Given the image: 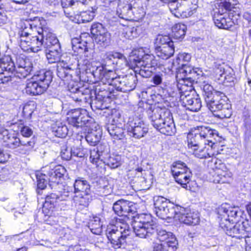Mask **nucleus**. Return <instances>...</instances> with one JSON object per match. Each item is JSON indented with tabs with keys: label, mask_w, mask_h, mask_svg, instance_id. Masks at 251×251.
Instances as JSON below:
<instances>
[{
	"label": "nucleus",
	"mask_w": 251,
	"mask_h": 251,
	"mask_svg": "<svg viewBox=\"0 0 251 251\" xmlns=\"http://www.w3.org/2000/svg\"><path fill=\"white\" fill-rule=\"evenodd\" d=\"M125 59H122L124 66L134 70L135 73L139 74L144 77L150 76L154 70V67L157 65V60L152 54H144L142 48L133 50L128 60L124 56Z\"/></svg>",
	"instance_id": "obj_1"
},
{
	"label": "nucleus",
	"mask_w": 251,
	"mask_h": 251,
	"mask_svg": "<svg viewBox=\"0 0 251 251\" xmlns=\"http://www.w3.org/2000/svg\"><path fill=\"white\" fill-rule=\"evenodd\" d=\"M33 65L28 58H19L17 60L16 66L11 61H0V79L11 76L9 74L15 72L16 77L25 78L30 75L32 71Z\"/></svg>",
	"instance_id": "obj_2"
},
{
	"label": "nucleus",
	"mask_w": 251,
	"mask_h": 251,
	"mask_svg": "<svg viewBox=\"0 0 251 251\" xmlns=\"http://www.w3.org/2000/svg\"><path fill=\"white\" fill-rule=\"evenodd\" d=\"M213 16V19L216 26L219 28L228 29L235 24L234 9L235 4L229 1H221L217 3Z\"/></svg>",
	"instance_id": "obj_3"
},
{
	"label": "nucleus",
	"mask_w": 251,
	"mask_h": 251,
	"mask_svg": "<svg viewBox=\"0 0 251 251\" xmlns=\"http://www.w3.org/2000/svg\"><path fill=\"white\" fill-rule=\"evenodd\" d=\"M215 136H218L216 130L209 126H197L187 134L188 147L189 149L205 145L207 143H212Z\"/></svg>",
	"instance_id": "obj_4"
},
{
	"label": "nucleus",
	"mask_w": 251,
	"mask_h": 251,
	"mask_svg": "<svg viewBox=\"0 0 251 251\" xmlns=\"http://www.w3.org/2000/svg\"><path fill=\"white\" fill-rule=\"evenodd\" d=\"M154 212L157 217L163 220H176L178 212H182L184 208L174 205L166 198L158 197L154 200Z\"/></svg>",
	"instance_id": "obj_5"
},
{
	"label": "nucleus",
	"mask_w": 251,
	"mask_h": 251,
	"mask_svg": "<svg viewBox=\"0 0 251 251\" xmlns=\"http://www.w3.org/2000/svg\"><path fill=\"white\" fill-rule=\"evenodd\" d=\"M46 23V21L43 19H40L36 18L33 21L25 20L24 21L21 28L19 31L18 35L19 36L20 46L23 50H27L28 45L27 39H29V36L34 35V33L37 32L39 29L40 25H44Z\"/></svg>",
	"instance_id": "obj_6"
},
{
	"label": "nucleus",
	"mask_w": 251,
	"mask_h": 251,
	"mask_svg": "<svg viewBox=\"0 0 251 251\" xmlns=\"http://www.w3.org/2000/svg\"><path fill=\"white\" fill-rule=\"evenodd\" d=\"M121 230L117 227L108 228L106 231L107 237L112 244V247L118 249L124 246L126 243V238L129 235L130 231L127 225L123 223L120 226Z\"/></svg>",
	"instance_id": "obj_7"
},
{
	"label": "nucleus",
	"mask_w": 251,
	"mask_h": 251,
	"mask_svg": "<svg viewBox=\"0 0 251 251\" xmlns=\"http://www.w3.org/2000/svg\"><path fill=\"white\" fill-rule=\"evenodd\" d=\"M217 214L222 216L221 219L225 218L227 222L225 226L226 228V233L229 236H235L234 225L235 221V210L234 207H230L226 203L222 204L217 208Z\"/></svg>",
	"instance_id": "obj_8"
},
{
	"label": "nucleus",
	"mask_w": 251,
	"mask_h": 251,
	"mask_svg": "<svg viewBox=\"0 0 251 251\" xmlns=\"http://www.w3.org/2000/svg\"><path fill=\"white\" fill-rule=\"evenodd\" d=\"M103 69V66L97 67L95 71L93 70L94 75L102 79L104 78L107 79V83L109 85L113 86L117 91L124 92L123 88L125 87L123 82L125 80V76L114 77L115 74L113 72L105 73Z\"/></svg>",
	"instance_id": "obj_9"
},
{
	"label": "nucleus",
	"mask_w": 251,
	"mask_h": 251,
	"mask_svg": "<svg viewBox=\"0 0 251 251\" xmlns=\"http://www.w3.org/2000/svg\"><path fill=\"white\" fill-rule=\"evenodd\" d=\"M127 132L129 136L140 139L148 132V127L145 122L137 117L129 118L126 124Z\"/></svg>",
	"instance_id": "obj_10"
},
{
	"label": "nucleus",
	"mask_w": 251,
	"mask_h": 251,
	"mask_svg": "<svg viewBox=\"0 0 251 251\" xmlns=\"http://www.w3.org/2000/svg\"><path fill=\"white\" fill-rule=\"evenodd\" d=\"M240 214L241 219L236 223V237H245L246 251H251V237L247 236L246 232L249 227V221L246 219V214L241 210L236 211V217Z\"/></svg>",
	"instance_id": "obj_11"
},
{
	"label": "nucleus",
	"mask_w": 251,
	"mask_h": 251,
	"mask_svg": "<svg viewBox=\"0 0 251 251\" xmlns=\"http://www.w3.org/2000/svg\"><path fill=\"white\" fill-rule=\"evenodd\" d=\"M91 32L95 42L101 46H108L110 41V34L100 23H94L91 25Z\"/></svg>",
	"instance_id": "obj_12"
},
{
	"label": "nucleus",
	"mask_w": 251,
	"mask_h": 251,
	"mask_svg": "<svg viewBox=\"0 0 251 251\" xmlns=\"http://www.w3.org/2000/svg\"><path fill=\"white\" fill-rule=\"evenodd\" d=\"M46 23L43 25L39 24L38 34H42L44 47L47 49L53 47L59 49L60 46L59 41L56 36L50 32V30L46 26Z\"/></svg>",
	"instance_id": "obj_13"
},
{
	"label": "nucleus",
	"mask_w": 251,
	"mask_h": 251,
	"mask_svg": "<svg viewBox=\"0 0 251 251\" xmlns=\"http://www.w3.org/2000/svg\"><path fill=\"white\" fill-rule=\"evenodd\" d=\"M171 114L170 111L166 108H161L155 106H151L148 110L149 117L151 120L153 127L159 125L162 120H164V118L168 117Z\"/></svg>",
	"instance_id": "obj_14"
},
{
	"label": "nucleus",
	"mask_w": 251,
	"mask_h": 251,
	"mask_svg": "<svg viewBox=\"0 0 251 251\" xmlns=\"http://www.w3.org/2000/svg\"><path fill=\"white\" fill-rule=\"evenodd\" d=\"M203 74L202 71L199 68H194L192 66L183 65L180 69L176 75V79L184 77L190 80H196Z\"/></svg>",
	"instance_id": "obj_15"
},
{
	"label": "nucleus",
	"mask_w": 251,
	"mask_h": 251,
	"mask_svg": "<svg viewBox=\"0 0 251 251\" xmlns=\"http://www.w3.org/2000/svg\"><path fill=\"white\" fill-rule=\"evenodd\" d=\"M113 210L119 216H128L135 213V208L132 202L127 201L119 200L113 204Z\"/></svg>",
	"instance_id": "obj_16"
},
{
	"label": "nucleus",
	"mask_w": 251,
	"mask_h": 251,
	"mask_svg": "<svg viewBox=\"0 0 251 251\" xmlns=\"http://www.w3.org/2000/svg\"><path fill=\"white\" fill-rule=\"evenodd\" d=\"M226 97L225 95L219 92H216L213 96L209 98L208 100H205L208 109L212 112H218L226 102Z\"/></svg>",
	"instance_id": "obj_17"
},
{
	"label": "nucleus",
	"mask_w": 251,
	"mask_h": 251,
	"mask_svg": "<svg viewBox=\"0 0 251 251\" xmlns=\"http://www.w3.org/2000/svg\"><path fill=\"white\" fill-rule=\"evenodd\" d=\"M215 143L212 141V143H207L205 145L201 144L200 146L196 147L190 150L196 157L200 159L207 158L214 155L212 149Z\"/></svg>",
	"instance_id": "obj_18"
},
{
	"label": "nucleus",
	"mask_w": 251,
	"mask_h": 251,
	"mask_svg": "<svg viewBox=\"0 0 251 251\" xmlns=\"http://www.w3.org/2000/svg\"><path fill=\"white\" fill-rule=\"evenodd\" d=\"M161 121L159 125L154 126L155 128L166 135L171 136L175 134L176 130L172 113L170 116L164 118Z\"/></svg>",
	"instance_id": "obj_19"
},
{
	"label": "nucleus",
	"mask_w": 251,
	"mask_h": 251,
	"mask_svg": "<svg viewBox=\"0 0 251 251\" xmlns=\"http://www.w3.org/2000/svg\"><path fill=\"white\" fill-rule=\"evenodd\" d=\"M176 220L188 225H196L199 223L200 217L197 212H187L185 208L182 212H178Z\"/></svg>",
	"instance_id": "obj_20"
},
{
	"label": "nucleus",
	"mask_w": 251,
	"mask_h": 251,
	"mask_svg": "<svg viewBox=\"0 0 251 251\" xmlns=\"http://www.w3.org/2000/svg\"><path fill=\"white\" fill-rule=\"evenodd\" d=\"M70 59L69 62H60L57 64V75L61 79L68 80L72 78V72L74 71L73 62Z\"/></svg>",
	"instance_id": "obj_21"
},
{
	"label": "nucleus",
	"mask_w": 251,
	"mask_h": 251,
	"mask_svg": "<svg viewBox=\"0 0 251 251\" xmlns=\"http://www.w3.org/2000/svg\"><path fill=\"white\" fill-rule=\"evenodd\" d=\"M132 225L135 235L141 238L151 239L156 232L155 226H147L134 224H132Z\"/></svg>",
	"instance_id": "obj_22"
},
{
	"label": "nucleus",
	"mask_w": 251,
	"mask_h": 251,
	"mask_svg": "<svg viewBox=\"0 0 251 251\" xmlns=\"http://www.w3.org/2000/svg\"><path fill=\"white\" fill-rule=\"evenodd\" d=\"M180 166V165H178L176 168L173 169V176L178 183L180 184L182 187L186 188L187 184L190 180L192 173L189 169L182 168L183 173L178 171L177 170Z\"/></svg>",
	"instance_id": "obj_23"
},
{
	"label": "nucleus",
	"mask_w": 251,
	"mask_h": 251,
	"mask_svg": "<svg viewBox=\"0 0 251 251\" xmlns=\"http://www.w3.org/2000/svg\"><path fill=\"white\" fill-rule=\"evenodd\" d=\"M181 95V98L182 100V105L186 109L193 111L197 112L200 110L201 107V102L198 96L192 97L189 95H186L184 98Z\"/></svg>",
	"instance_id": "obj_24"
},
{
	"label": "nucleus",
	"mask_w": 251,
	"mask_h": 251,
	"mask_svg": "<svg viewBox=\"0 0 251 251\" xmlns=\"http://www.w3.org/2000/svg\"><path fill=\"white\" fill-rule=\"evenodd\" d=\"M197 0H183L179 18H185L191 16L197 8Z\"/></svg>",
	"instance_id": "obj_25"
},
{
	"label": "nucleus",
	"mask_w": 251,
	"mask_h": 251,
	"mask_svg": "<svg viewBox=\"0 0 251 251\" xmlns=\"http://www.w3.org/2000/svg\"><path fill=\"white\" fill-rule=\"evenodd\" d=\"M52 78L51 73L50 71L41 70L34 75L32 79L39 82L41 86L47 89L50 83Z\"/></svg>",
	"instance_id": "obj_26"
},
{
	"label": "nucleus",
	"mask_w": 251,
	"mask_h": 251,
	"mask_svg": "<svg viewBox=\"0 0 251 251\" xmlns=\"http://www.w3.org/2000/svg\"><path fill=\"white\" fill-rule=\"evenodd\" d=\"M65 173L66 169L63 166L58 165L54 167L48 172L47 175L49 181L58 183L59 180L63 177Z\"/></svg>",
	"instance_id": "obj_27"
},
{
	"label": "nucleus",
	"mask_w": 251,
	"mask_h": 251,
	"mask_svg": "<svg viewBox=\"0 0 251 251\" xmlns=\"http://www.w3.org/2000/svg\"><path fill=\"white\" fill-rule=\"evenodd\" d=\"M175 52L174 43H171L169 45L155 47V52L157 56L163 59H167L173 55Z\"/></svg>",
	"instance_id": "obj_28"
},
{
	"label": "nucleus",
	"mask_w": 251,
	"mask_h": 251,
	"mask_svg": "<svg viewBox=\"0 0 251 251\" xmlns=\"http://www.w3.org/2000/svg\"><path fill=\"white\" fill-rule=\"evenodd\" d=\"M107 130L110 136L115 140H122L125 138V129L120 126L119 124H109L107 126Z\"/></svg>",
	"instance_id": "obj_29"
},
{
	"label": "nucleus",
	"mask_w": 251,
	"mask_h": 251,
	"mask_svg": "<svg viewBox=\"0 0 251 251\" xmlns=\"http://www.w3.org/2000/svg\"><path fill=\"white\" fill-rule=\"evenodd\" d=\"M26 92L32 95H38L42 94L46 90L39 82L34 80L28 82L26 86Z\"/></svg>",
	"instance_id": "obj_30"
},
{
	"label": "nucleus",
	"mask_w": 251,
	"mask_h": 251,
	"mask_svg": "<svg viewBox=\"0 0 251 251\" xmlns=\"http://www.w3.org/2000/svg\"><path fill=\"white\" fill-rule=\"evenodd\" d=\"M132 217L134 218L132 224L156 227V226L152 220L150 215L142 214L137 216H132Z\"/></svg>",
	"instance_id": "obj_31"
},
{
	"label": "nucleus",
	"mask_w": 251,
	"mask_h": 251,
	"mask_svg": "<svg viewBox=\"0 0 251 251\" xmlns=\"http://www.w3.org/2000/svg\"><path fill=\"white\" fill-rule=\"evenodd\" d=\"M46 51V57L50 63L59 62L60 58L62 55L61 50L60 46L59 49L53 47L52 48L47 49Z\"/></svg>",
	"instance_id": "obj_32"
},
{
	"label": "nucleus",
	"mask_w": 251,
	"mask_h": 251,
	"mask_svg": "<svg viewBox=\"0 0 251 251\" xmlns=\"http://www.w3.org/2000/svg\"><path fill=\"white\" fill-rule=\"evenodd\" d=\"M38 35L39 36H32V40L29 45V48L28 50L25 51L37 52L44 47L42 34Z\"/></svg>",
	"instance_id": "obj_33"
},
{
	"label": "nucleus",
	"mask_w": 251,
	"mask_h": 251,
	"mask_svg": "<svg viewBox=\"0 0 251 251\" xmlns=\"http://www.w3.org/2000/svg\"><path fill=\"white\" fill-rule=\"evenodd\" d=\"M213 182L216 183H229L231 174L224 170H219L213 174Z\"/></svg>",
	"instance_id": "obj_34"
},
{
	"label": "nucleus",
	"mask_w": 251,
	"mask_h": 251,
	"mask_svg": "<svg viewBox=\"0 0 251 251\" xmlns=\"http://www.w3.org/2000/svg\"><path fill=\"white\" fill-rule=\"evenodd\" d=\"M81 109H75L70 111L69 113L70 116L68 118V120L70 125L74 127H81Z\"/></svg>",
	"instance_id": "obj_35"
},
{
	"label": "nucleus",
	"mask_w": 251,
	"mask_h": 251,
	"mask_svg": "<svg viewBox=\"0 0 251 251\" xmlns=\"http://www.w3.org/2000/svg\"><path fill=\"white\" fill-rule=\"evenodd\" d=\"M132 6L130 4H126L124 5L120 4L117 10L118 16L124 19L128 20L132 15Z\"/></svg>",
	"instance_id": "obj_36"
},
{
	"label": "nucleus",
	"mask_w": 251,
	"mask_h": 251,
	"mask_svg": "<svg viewBox=\"0 0 251 251\" xmlns=\"http://www.w3.org/2000/svg\"><path fill=\"white\" fill-rule=\"evenodd\" d=\"M101 134V131L100 129L92 130L88 132L85 136V139L90 145L95 146L99 142Z\"/></svg>",
	"instance_id": "obj_37"
},
{
	"label": "nucleus",
	"mask_w": 251,
	"mask_h": 251,
	"mask_svg": "<svg viewBox=\"0 0 251 251\" xmlns=\"http://www.w3.org/2000/svg\"><path fill=\"white\" fill-rule=\"evenodd\" d=\"M74 193L80 192L81 193H90V186L86 180L76 179L74 184Z\"/></svg>",
	"instance_id": "obj_38"
},
{
	"label": "nucleus",
	"mask_w": 251,
	"mask_h": 251,
	"mask_svg": "<svg viewBox=\"0 0 251 251\" xmlns=\"http://www.w3.org/2000/svg\"><path fill=\"white\" fill-rule=\"evenodd\" d=\"M125 80L123 81L125 87L123 88L124 92L126 93L133 90L136 87L137 78L136 75H130L125 76Z\"/></svg>",
	"instance_id": "obj_39"
},
{
	"label": "nucleus",
	"mask_w": 251,
	"mask_h": 251,
	"mask_svg": "<svg viewBox=\"0 0 251 251\" xmlns=\"http://www.w3.org/2000/svg\"><path fill=\"white\" fill-rule=\"evenodd\" d=\"M52 132L55 136L60 138H64L68 133V129L67 126L62 123H57L52 126Z\"/></svg>",
	"instance_id": "obj_40"
},
{
	"label": "nucleus",
	"mask_w": 251,
	"mask_h": 251,
	"mask_svg": "<svg viewBox=\"0 0 251 251\" xmlns=\"http://www.w3.org/2000/svg\"><path fill=\"white\" fill-rule=\"evenodd\" d=\"M177 87L181 92H186L190 91L192 89V84L196 80H190L182 77L181 79H177Z\"/></svg>",
	"instance_id": "obj_41"
},
{
	"label": "nucleus",
	"mask_w": 251,
	"mask_h": 251,
	"mask_svg": "<svg viewBox=\"0 0 251 251\" xmlns=\"http://www.w3.org/2000/svg\"><path fill=\"white\" fill-rule=\"evenodd\" d=\"M59 201L58 195L54 193H51L46 197L45 202L43 205L44 208L51 210Z\"/></svg>",
	"instance_id": "obj_42"
},
{
	"label": "nucleus",
	"mask_w": 251,
	"mask_h": 251,
	"mask_svg": "<svg viewBox=\"0 0 251 251\" xmlns=\"http://www.w3.org/2000/svg\"><path fill=\"white\" fill-rule=\"evenodd\" d=\"M74 200L76 203L80 205L87 207L92 200L90 193H81L79 196L74 197Z\"/></svg>",
	"instance_id": "obj_43"
},
{
	"label": "nucleus",
	"mask_w": 251,
	"mask_h": 251,
	"mask_svg": "<svg viewBox=\"0 0 251 251\" xmlns=\"http://www.w3.org/2000/svg\"><path fill=\"white\" fill-rule=\"evenodd\" d=\"M88 227L92 233L95 234H100L101 232L102 225L100 218L94 217L88 223Z\"/></svg>",
	"instance_id": "obj_44"
},
{
	"label": "nucleus",
	"mask_w": 251,
	"mask_h": 251,
	"mask_svg": "<svg viewBox=\"0 0 251 251\" xmlns=\"http://www.w3.org/2000/svg\"><path fill=\"white\" fill-rule=\"evenodd\" d=\"M183 0H175L170 2L168 4L170 12L175 17L179 18L180 11Z\"/></svg>",
	"instance_id": "obj_45"
},
{
	"label": "nucleus",
	"mask_w": 251,
	"mask_h": 251,
	"mask_svg": "<svg viewBox=\"0 0 251 251\" xmlns=\"http://www.w3.org/2000/svg\"><path fill=\"white\" fill-rule=\"evenodd\" d=\"M186 29L187 27L185 25L176 24L172 27L173 36L176 39L182 38L185 36Z\"/></svg>",
	"instance_id": "obj_46"
},
{
	"label": "nucleus",
	"mask_w": 251,
	"mask_h": 251,
	"mask_svg": "<svg viewBox=\"0 0 251 251\" xmlns=\"http://www.w3.org/2000/svg\"><path fill=\"white\" fill-rule=\"evenodd\" d=\"M115 58H118L119 59L117 63H121L122 59H125L124 55L117 52L109 51L102 54V59L103 62L105 63V64L108 61H112L113 59Z\"/></svg>",
	"instance_id": "obj_47"
},
{
	"label": "nucleus",
	"mask_w": 251,
	"mask_h": 251,
	"mask_svg": "<svg viewBox=\"0 0 251 251\" xmlns=\"http://www.w3.org/2000/svg\"><path fill=\"white\" fill-rule=\"evenodd\" d=\"M35 143V141L33 139L29 141L22 140L19 149V152L22 154H28L33 149Z\"/></svg>",
	"instance_id": "obj_48"
},
{
	"label": "nucleus",
	"mask_w": 251,
	"mask_h": 251,
	"mask_svg": "<svg viewBox=\"0 0 251 251\" xmlns=\"http://www.w3.org/2000/svg\"><path fill=\"white\" fill-rule=\"evenodd\" d=\"M154 236L162 243L171 240V238H176L172 232H167L165 230L162 229L158 230L156 229V232Z\"/></svg>",
	"instance_id": "obj_49"
},
{
	"label": "nucleus",
	"mask_w": 251,
	"mask_h": 251,
	"mask_svg": "<svg viewBox=\"0 0 251 251\" xmlns=\"http://www.w3.org/2000/svg\"><path fill=\"white\" fill-rule=\"evenodd\" d=\"M103 163L112 169L118 167L121 163L120 157L115 156H109L108 158H104L101 159Z\"/></svg>",
	"instance_id": "obj_50"
},
{
	"label": "nucleus",
	"mask_w": 251,
	"mask_h": 251,
	"mask_svg": "<svg viewBox=\"0 0 251 251\" xmlns=\"http://www.w3.org/2000/svg\"><path fill=\"white\" fill-rule=\"evenodd\" d=\"M218 112L219 114L214 115L220 118H230L232 114L231 104L226 101L223 108Z\"/></svg>",
	"instance_id": "obj_51"
},
{
	"label": "nucleus",
	"mask_w": 251,
	"mask_h": 251,
	"mask_svg": "<svg viewBox=\"0 0 251 251\" xmlns=\"http://www.w3.org/2000/svg\"><path fill=\"white\" fill-rule=\"evenodd\" d=\"M94 13L95 12L93 8L92 11L89 10L82 12L78 15L77 20L79 23L89 22L94 19L95 16Z\"/></svg>",
	"instance_id": "obj_52"
},
{
	"label": "nucleus",
	"mask_w": 251,
	"mask_h": 251,
	"mask_svg": "<svg viewBox=\"0 0 251 251\" xmlns=\"http://www.w3.org/2000/svg\"><path fill=\"white\" fill-rule=\"evenodd\" d=\"M201 88L202 89L203 91V96L204 97L205 100L209 101L208 100L209 98L213 96L215 93H213V87L210 84L208 83H205L203 82V83L201 86Z\"/></svg>",
	"instance_id": "obj_53"
},
{
	"label": "nucleus",
	"mask_w": 251,
	"mask_h": 251,
	"mask_svg": "<svg viewBox=\"0 0 251 251\" xmlns=\"http://www.w3.org/2000/svg\"><path fill=\"white\" fill-rule=\"evenodd\" d=\"M171 43L174 42L171 40L170 38L168 36L158 35L155 39V47L163 46L165 45H169Z\"/></svg>",
	"instance_id": "obj_54"
},
{
	"label": "nucleus",
	"mask_w": 251,
	"mask_h": 251,
	"mask_svg": "<svg viewBox=\"0 0 251 251\" xmlns=\"http://www.w3.org/2000/svg\"><path fill=\"white\" fill-rule=\"evenodd\" d=\"M22 139L17 136L11 135L8 139L5 142L6 145L11 149H15L20 147Z\"/></svg>",
	"instance_id": "obj_55"
},
{
	"label": "nucleus",
	"mask_w": 251,
	"mask_h": 251,
	"mask_svg": "<svg viewBox=\"0 0 251 251\" xmlns=\"http://www.w3.org/2000/svg\"><path fill=\"white\" fill-rule=\"evenodd\" d=\"M177 243L176 238H171V240L163 243L164 251H176Z\"/></svg>",
	"instance_id": "obj_56"
},
{
	"label": "nucleus",
	"mask_w": 251,
	"mask_h": 251,
	"mask_svg": "<svg viewBox=\"0 0 251 251\" xmlns=\"http://www.w3.org/2000/svg\"><path fill=\"white\" fill-rule=\"evenodd\" d=\"M209 166L213 170V173L217 172L218 170H224L226 169L225 165L220 160H218L217 158L212 159L211 162L209 163Z\"/></svg>",
	"instance_id": "obj_57"
},
{
	"label": "nucleus",
	"mask_w": 251,
	"mask_h": 251,
	"mask_svg": "<svg viewBox=\"0 0 251 251\" xmlns=\"http://www.w3.org/2000/svg\"><path fill=\"white\" fill-rule=\"evenodd\" d=\"M34 110V105L30 104H26L23 108V114L26 119H30Z\"/></svg>",
	"instance_id": "obj_58"
},
{
	"label": "nucleus",
	"mask_w": 251,
	"mask_h": 251,
	"mask_svg": "<svg viewBox=\"0 0 251 251\" xmlns=\"http://www.w3.org/2000/svg\"><path fill=\"white\" fill-rule=\"evenodd\" d=\"M100 153H100V150L98 148L91 151L90 159L93 163H97L100 158V156H102V152H100Z\"/></svg>",
	"instance_id": "obj_59"
},
{
	"label": "nucleus",
	"mask_w": 251,
	"mask_h": 251,
	"mask_svg": "<svg viewBox=\"0 0 251 251\" xmlns=\"http://www.w3.org/2000/svg\"><path fill=\"white\" fill-rule=\"evenodd\" d=\"M68 89L69 91L71 93L76 94L77 95V96L75 98V100L76 101H81L82 99L81 98V96L83 95V93L82 92V91H81L79 89V88L77 86H73L72 87H70V85H69L68 86ZM73 98H74V97H72Z\"/></svg>",
	"instance_id": "obj_60"
},
{
	"label": "nucleus",
	"mask_w": 251,
	"mask_h": 251,
	"mask_svg": "<svg viewBox=\"0 0 251 251\" xmlns=\"http://www.w3.org/2000/svg\"><path fill=\"white\" fill-rule=\"evenodd\" d=\"M73 192L69 190L68 187L65 188L62 193L58 195L59 201H67L72 197Z\"/></svg>",
	"instance_id": "obj_61"
},
{
	"label": "nucleus",
	"mask_w": 251,
	"mask_h": 251,
	"mask_svg": "<svg viewBox=\"0 0 251 251\" xmlns=\"http://www.w3.org/2000/svg\"><path fill=\"white\" fill-rule=\"evenodd\" d=\"M125 36L126 38L132 40L137 36L136 29L134 27L130 28L127 27L126 28L125 33Z\"/></svg>",
	"instance_id": "obj_62"
},
{
	"label": "nucleus",
	"mask_w": 251,
	"mask_h": 251,
	"mask_svg": "<svg viewBox=\"0 0 251 251\" xmlns=\"http://www.w3.org/2000/svg\"><path fill=\"white\" fill-rule=\"evenodd\" d=\"M45 175L44 176L37 175V187L39 189H44L47 185V181L45 178Z\"/></svg>",
	"instance_id": "obj_63"
},
{
	"label": "nucleus",
	"mask_w": 251,
	"mask_h": 251,
	"mask_svg": "<svg viewBox=\"0 0 251 251\" xmlns=\"http://www.w3.org/2000/svg\"><path fill=\"white\" fill-rule=\"evenodd\" d=\"M60 155L63 159L68 160L72 157L71 151L66 147H63L61 149Z\"/></svg>",
	"instance_id": "obj_64"
}]
</instances>
